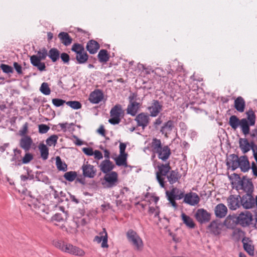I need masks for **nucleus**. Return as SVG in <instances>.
<instances>
[{
	"label": "nucleus",
	"instance_id": "nucleus-1",
	"mask_svg": "<svg viewBox=\"0 0 257 257\" xmlns=\"http://www.w3.org/2000/svg\"><path fill=\"white\" fill-rule=\"evenodd\" d=\"M151 149L153 153L164 162L166 161L171 154L170 148L168 146H162L161 140L156 138L152 140Z\"/></svg>",
	"mask_w": 257,
	"mask_h": 257
},
{
	"label": "nucleus",
	"instance_id": "nucleus-2",
	"mask_svg": "<svg viewBox=\"0 0 257 257\" xmlns=\"http://www.w3.org/2000/svg\"><path fill=\"white\" fill-rule=\"evenodd\" d=\"M53 244L57 248L66 253L80 256L85 254V252L82 249L62 240L55 241Z\"/></svg>",
	"mask_w": 257,
	"mask_h": 257
},
{
	"label": "nucleus",
	"instance_id": "nucleus-3",
	"mask_svg": "<svg viewBox=\"0 0 257 257\" xmlns=\"http://www.w3.org/2000/svg\"><path fill=\"white\" fill-rule=\"evenodd\" d=\"M47 56V50L46 48H43L37 52V55H33L30 57L31 63L40 71H45V63L41 62V61L45 60Z\"/></svg>",
	"mask_w": 257,
	"mask_h": 257
},
{
	"label": "nucleus",
	"instance_id": "nucleus-4",
	"mask_svg": "<svg viewBox=\"0 0 257 257\" xmlns=\"http://www.w3.org/2000/svg\"><path fill=\"white\" fill-rule=\"evenodd\" d=\"M87 223V220L83 217H75L69 224L68 227H66L63 224L60 226V228L68 233L74 234L78 231V229L84 226Z\"/></svg>",
	"mask_w": 257,
	"mask_h": 257
},
{
	"label": "nucleus",
	"instance_id": "nucleus-5",
	"mask_svg": "<svg viewBox=\"0 0 257 257\" xmlns=\"http://www.w3.org/2000/svg\"><path fill=\"white\" fill-rule=\"evenodd\" d=\"M126 235L128 241L135 250L140 251L143 250L144 247L143 240L135 231L129 229Z\"/></svg>",
	"mask_w": 257,
	"mask_h": 257
},
{
	"label": "nucleus",
	"instance_id": "nucleus-6",
	"mask_svg": "<svg viewBox=\"0 0 257 257\" xmlns=\"http://www.w3.org/2000/svg\"><path fill=\"white\" fill-rule=\"evenodd\" d=\"M171 168L170 163L161 164L158 166V171L156 172V178L162 188H165V179L171 171Z\"/></svg>",
	"mask_w": 257,
	"mask_h": 257
},
{
	"label": "nucleus",
	"instance_id": "nucleus-7",
	"mask_svg": "<svg viewBox=\"0 0 257 257\" xmlns=\"http://www.w3.org/2000/svg\"><path fill=\"white\" fill-rule=\"evenodd\" d=\"M238 225L243 227L249 226L253 224L254 220L252 213L247 210L241 212L237 216Z\"/></svg>",
	"mask_w": 257,
	"mask_h": 257
},
{
	"label": "nucleus",
	"instance_id": "nucleus-8",
	"mask_svg": "<svg viewBox=\"0 0 257 257\" xmlns=\"http://www.w3.org/2000/svg\"><path fill=\"white\" fill-rule=\"evenodd\" d=\"M118 182L117 173L116 172L111 171L104 175L101 184L105 188H111L116 186Z\"/></svg>",
	"mask_w": 257,
	"mask_h": 257
},
{
	"label": "nucleus",
	"instance_id": "nucleus-9",
	"mask_svg": "<svg viewBox=\"0 0 257 257\" xmlns=\"http://www.w3.org/2000/svg\"><path fill=\"white\" fill-rule=\"evenodd\" d=\"M124 111L120 104H116L110 111L111 118L108 120L112 124H118L120 121V116L123 115Z\"/></svg>",
	"mask_w": 257,
	"mask_h": 257
},
{
	"label": "nucleus",
	"instance_id": "nucleus-10",
	"mask_svg": "<svg viewBox=\"0 0 257 257\" xmlns=\"http://www.w3.org/2000/svg\"><path fill=\"white\" fill-rule=\"evenodd\" d=\"M236 187L239 190H242L246 193H252L253 190L251 180L246 177H243L238 181Z\"/></svg>",
	"mask_w": 257,
	"mask_h": 257
},
{
	"label": "nucleus",
	"instance_id": "nucleus-11",
	"mask_svg": "<svg viewBox=\"0 0 257 257\" xmlns=\"http://www.w3.org/2000/svg\"><path fill=\"white\" fill-rule=\"evenodd\" d=\"M252 193H246L240 197L241 205L245 209L252 208L256 206V197L253 198Z\"/></svg>",
	"mask_w": 257,
	"mask_h": 257
},
{
	"label": "nucleus",
	"instance_id": "nucleus-12",
	"mask_svg": "<svg viewBox=\"0 0 257 257\" xmlns=\"http://www.w3.org/2000/svg\"><path fill=\"white\" fill-rule=\"evenodd\" d=\"M223 227L222 223L218 220H215L210 222L207 227V232L216 236L221 233Z\"/></svg>",
	"mask_w": 257,
	"mask_h": 257
},
{
	"label": "nucleus",
	"instance_id": "nucleus-13",
	"mask_svg": "<svg viewBox=\"0 0 257 257\" xmlns=\"http://www.w3.org/2000/svg\"><path fill=\"white\" fill-rule=\"evenodd\" d=\"M200 201L199 195L195 192H190L185 194L183 202L190 206L197 205Z\"/></svg>",
	"mask_w": 257,
	"mask_h": 257
},
{
	"label": "nucleus",
	"instance_id": "nucleus-14",
	"mask_svg": "<svg viewBox=\"0 0 257 257\" xmlns=\"http://www.w3.org/2000/svg\"><path fill=\"white\" fill-rule=\"evenodd\" d=\"M227 206L231 210H236L241 205L240 196L236 195H231L227 199Z\"/></svg>",
	"mask_w": 257,
	"mask_h": 257
},
{
	"label": "nucleus",
	"instance_id": "nucleus-15",
	"mask_svg": "<svg viewBox=\"0 0 257 257\" xmlns=\"http://www.w3.org/2000/svg\"><path fill=\"white\" fill-rule=\"evenodd\" d=\"M81 169L82 170L83 175L85 177L93 178L96 174V169L93 165L89 164L88 162L83 164L82 166Z\"/></svg>",
	"mask_w": 257,
	"mask_h": 257
},
{
	"label": "nucleus",
	"instance_id": "nucleus-16",
	"mask_svg": "<svg viewBox=\"0 0 257 257\" xmlns=\"http://www.w3.org/2000/svg\"><path fill=\"white\" fill-rule=\"evenodd\" d=\"M135 120L137 123V126H141L144 130L150 123V115L147 113L141 112L136 116Z\"/></svg>",
	"mask_w": 257,
	"mask_h": 257
},
{
	"label": "nucleus",
	"instance_id": "nucleus-17",
	"mask_svg": "<svg viewBox=\"0 0 257 257\" xmlns=\"http://www.w3.org/2000/svg\"><path fill=\"white\" fill-rule=\"evenodd\" d=\"M103 98L104 94L102 91L96 89L90 93L88 100L92 104H98L102 101Z\"/></svg>",
	"mask_w": 257,
	"mask_h": 257
},
{
	"label": "nucleus",
	"instance_id": "nucleus-18",
	"mask_svg": "<svg viewBox=\"0 0 257 257\" xmlns=\"http://www.w3.org/2000/svg\"><path fill=\"white\" fill-rule=\"evenodd\" d=\"M93 241L98 243H101L102 248H108V235L105 228H103V231L99 233V235H96L93 239Z\"/></svg>",
	"mask_w": 257,
	"mask_h": 257
},
{
	"label": "nucleus",
	"instance_id": "nucleus-19",
	"mask_svg": "<svg viewBox=\"0 0 257 257\" xmlns=\"http://www.w3.org/2000/svg\"><path fill=\"white\" fill-rule=\"evenodd\" d=\"M150 115L152 117L157 116L163 109V105L157 100H153L151 105L148 107Z\"/></svg>",
	"mask_w": 257,
	"mask_h": 257
},
{
	"label": "nucleus",
	"instance_id": "nucleus-20",
	"mask_svg": "<svg viewBox=\"0 0 257 257\" xmlns=\"http://www.w3.org/2000/svg\"><path fill=\"white\" fill-rule=\"evenodd\" d=\"M195 217L198 222L202 223L209 221L210 219L211 215L207 210L201 208L197 210Z\"/></svg>",
	"mask_w": 257,
	"mask_h": 257
},
{
	"label": "nucleus",
	"instance_id": "nucleus-21",
	"mask_svg": "<svg viewBox=\"0 0 257 257\" xmlns=\"http://www.w3.org/2000/svg\"><path fill=\"white\" fill-rule=\"evenodd\" d=\"M19 145L25 152H28L33 145V141L30 136H25L20 139Z\"/></svg>",
	"mask_w": 257,
	"mask_h": 257
},
{
	"label": "nucleus",
	"instance_id": "nucleus-22",
	"mask_svg": "<svg viewBox=\"0 0 257 257\" xmlns=\"http://www.w3.org/2000/svg\"><path fill=\"white\" fill-rule=\"evenodd\" d=\"M222 224L228 229H233L236 225L238 224L237 216L229 215L226 217Z\"/></svg>",
	"mask_w": 257,
	"mask_h": 257
},
{
	"label": "nucleus",
	"instance_id": "nucleus-23",
	"mask_svg": "<svg viewBox=\"0 0 257 257\" xmlns=\"http://www.w3.org/2000/svg\"><path fill=\"white\" fill-rule=\"evenodd\" d=\"M242 242L243 247L247 253L251 256L254 255V248L252 241L248 237H243L242 238Z\"/></svg>",
	"mask_w": 257,
	"mask_h": 257
},
{
	"label": "nucleus",
	"instance_id": "nucleus-24",
	"mask_svg": "<svg viewBox=\"0 0 257 257\" xmlns=\"http://www.w3.org/2000/svg\"><path fill=\"white\" fill-rule=\"evenodd\" d=\"M227 211V207L223 203L217 204L214 208L215 215L219 218L224 217L226 215Z\"/></svg>",
	"mask_w": 257,
	"mask_h": 257
},
{
	"label": "nucleus",
	"instance_id": "nucleus-25",
	"mask_svg": "<svg viewBox=\"0 0 257 257\" xmlns=\"http://www.w3.org/2000/svg\"><path fill=\"white\" fill-rule=\"evenodd\" d=\"M239 144V147L244 154L248 152L250 149L252 150L253 147H257L253 142L249 143L246 139H240Z\"/></svg>",
	"mask_w": 257,
	"mask_h": 257
},
{
	"label": "nucleus",
	"instance_id": "nucleus-26",
	"mask_svg": "<svg viewBox=\"0 0 257 257\" xmlns=\"http://www.w3.org/2000/svg\"><path fill=\"white\" fill-rule=\"evenodd\" d=\"M239 157L235 154L230 155L227 160L226 165L227 166L231 168L232 170H235L236 169L238 168V164Z\"/></svg>",
	"mask_w": 257,
	"mask_h": 257
},
{
	"label": "nucleus",
	"instance_id": "nucleus-27",
	"mask_svg": "<svg viewBox=\"0 0 257 257\" xmlns=\"http://www.w3.org/2000/svg\"><path fill=\"white\" fill-rule=\"evenodd\" d=\"M114 165L109 160L105 159L101 162L99 165L100 170L103 173H108L111 172Z\"/></svg>",
	"mask_w": 257,
	"mask_h": 257
},
{
	"label": "nucleus",
	"instance_id": "nucleus-28",
	"mask_svg": "<svg viewBox=\"0 0 257 257\" xmlns=\"http://www.w3.org/2000/svg\"><path fill=\"white\" fill-rule=\"evenodd\" d=\"M238 168L242 172H246L250 169L249 161L246 156H242L239 157L238 161Z\"/></svg>",
	"mask_w": 257,
	"mask_h": 257
},
{
	"label": "nucleus",
	"instance_id": "nucleus-29",
	"mask_svg": "<svg viewBox=\"0 0 257 257\" xmlns=\"http://www.w3.org/2000/svg\"><path fill=\"white\" fill-rule=\"evenodd\" d=\"M166 194L173 196V197L176 199V200H181L182 198L184 199L185 196L184 192L176 187H173L171 190L166 191Z\"/></svg>",
	"mask_w": 257,
	"mask_h": 257
},
{
	"label": "nucleus",
	"instance_id": "nucleus-30",
	"mask_svg": "<svg viewBox=\"0 0 257 257\" xmlns=\"http://www.w3.org/2000/svg\"><path fill=\"white\" fill-rule=\"evenodd\" d=\"M58 38L61 42L65 46H69L73 39L67 32H62L58 34Z\"/></svg>",
	"mask_w": 257,
	"mask_h": 257
},
{
	"label": "nucleus",
	"instance_id": "nucleus-31",
	"mask_svg": "<svg viewBox=\"0 0 257 257\" xmlns=\"http://www.w3.org/2000/svg\"><path fill=\"white\" fill-rule=\"evenodd\" d=\"M181 175L177 170H172L167 175V178L170 184H173L179 181Z\"/></svg>",
	"mask_w": 257,
	"mask_h": 257
},
{
	"label": "nucleus",
	"instance_id": "nucleus-32",
	"mask_svg": "<svg viewBox=\"0 0 257 257\" xmlns=\"http://www.w3.org/2000/svg\"><path fill=\"white\" fill-rule=\"evenodd\" d=\"M99 47L100 46L98 43L93 40L89 41L86 45L87 50L91 54H95Z\"/></svg>",
	"mask_w": 257,
	"mask_h": 257
},
{
	"label": "nucleus",
	"instance_id": "nucleus-33",
	"mask_svg": "<svg viewBox=\"0 0 257 257\" xmlns=\"http://www.w3.org/2000/svg\"><path fill=\"white\" fill-rule=\"evenodd\" d=\"M140 105V103L138 102H130L126 109L127 113L132 116L136 115Z\"/></svg>",
	"mask_w": 257,
	"mask_h": 257
},
{
	"label": "nucleus",
	"instance_id": "nucleus-34",
	"mask_svg": "<svg viewBox=\"0 0 257 257\" xmlns=\"http://www.w3.org/2000/svg\"><path fill=\"white\" fill-rule=\"evenodd\" d=\"M245 102L243 98L241 96H238L234 100V107L240 112H242L244 110Z\"/></svg>",
	"mask_w": 257,
	"mask_h": 257
},
{
	"label": "nucleus",
	"instance_id": "nucleus-35",
	"mask_svg": "<svg viewBox=\"0 0 257 257\" xmlns=\"http://www.w3.org/2000/svg\"><path fill=\"white\" fill-rule=\"evenodd\" d=\"M14 155L13 156L11 161L14 162L15 166L22 165V159H21V155L22 151L20 150L16 149L14 150Z\"/></svg>",
	"mask_w": 257,
	"mask_h": 257
},
{
	"label": "nucleus",
	"instance_id": "nucleus-36",
	"mask_svg": "<svg viewBox=\"0 0 257 257\" xmlns=\"http://www.w3.org/2000/svg\"><path fill=\"white\" fill-rule=\"evenodd\" d=\"M249 123H248V121L245 118H242L240 119L239 125L241 127V131L243 134L246 135L249 133Z\"/></svg>",
	"mask_w": 257,
	"mask_h": 257
},
{
	"label": "nucleus",
	"instance_id": "nucleus-37",
	"mask_svg": "<svg viewBox=\"0 0 257 257\" xmlns=\"http://www.w3.org/2000/svg\"><path fill=\"white\" fill-rule=\"evenodd\" d=\"M98 60L101 63H105L109 60V55L107 51L105 49H101L97 55Z\"/></svg>",
	"mask_w": 257,
	"mask_h": 257
},
{
	"label": "nucleus",
	"instance_id": "nucleus-38",
	"mask_svg": "<svg viewBox=\"0 0 257 257\" xmlns=\"http://www.w3.org/2000/svg\"><path fill=\"white\" fill-rule=\"evenodd\" d=\"M182 219L183 223L189 228H193L195 227V223L193 219L189 216L186 215L184 213L181 214Z\"/></svg>",
	"mask_w": 257,
	"mask_h": 257
},
{
	"label": "nucleus",
	"instance_id": "nucleus-39",
	"mask_svg": "<svg viewBox=\"0 0 257 257\" xmlns=\"http://www.w3.org/2000/svg\"><path fill=\"white\" fill-rule=\"evenodd\" d=\"M88 59V55L85 50L76 55V60L78 64H84L87 61Z\"/></svg>",
	"mask_w": 257,
	"mask_h": 257
},
{
	"label": "nucleus",
	"instance_id": "nucleus-40",
	"mask_svg": "<svg viewBox=\"0 0 257 257\" xmlns=\"http://www.w3.org/2000/svg\"><path fill=\"white\" fill-rule=\"evenodd\" d=\"M48 56L52 62H55L59 58L60 52L56 48H52L49 50Z\"/></svg>",
	"mask_w": 257,
	"mask_h": 257
},
{
	"label": "nucleus",
	"instance_id": "nucleus-41",
	"mask_svg": "<svg viewBox=\"0 0 257 257\" xmlns=\"http://www.w3.org/2000/svg\"><path fill=\"white\" fill-rule=\"evenodd\" d=\"M174 126V122L172 120H168L167 122H165L163 125L161 127L160 132L163 134H165L166 135L167 134V131H171L173 130Z\"/></svg>",
	"mask_w": 257,
	"mask_h": 257
},
{
	"label": "nucleus",
	"instance_id": "nucleus-42",
	"mask_svg": "<svg viewBox=\"0 0 257 257\" xmlns=\"http://www.w3.org/2000/svg\"><path fill=\"white\" fill-rule=\"evenodd\" d=\"M38 148L42 158L44 160H47L49 155V150L47 147L44 144H40Z\"/></svg>",
	"mask_w": 257,
	"mask_h": 257
},
{
	"label": "nucleus",
	"instance_id": "nucleus-43",
	"mask_svg": "<svg viewBox=\"0 0 257 257\" xmlns=\"http://www.w3.org/2000/svg\"><path fill=\"white\" fill-rule=\"evenodd\" d=\"M240 119H239L236 115H231L229 117V124L234 130H235L239 125Z\"/></svg>",
	"mask_w": 257,
	"mask_h": 257
},
{
	"label": "nucleus",
	"instance_id": "nucleus-44",
	"mask_svg": "<svg viewBox=\"0 0 257 257\" xmlns=\"http://www.w3.org/2000/svg\"><path fill=\"white\" fill-rule=\"evenodd\" d=\"M116 165L118 166H127L126 155L120 154L115 159Z\"/></svg>",
	"mask_w": 257,
	"mask_h": 257
},
{
	"label": "nucleus",
	"instance_id": "nucleus-45",
	"mask_svg": "<svg viewBox=\"0 0 257 257\" xmlns=\"http://www.w3.org/2000/svg\"><path fill=\"white\" fill-rule=\"evenodd\" d=\"M246 114L250 125H254L255 122V115L253 110L252 109H249L247 111H246Z\"/></svg>",
	"mask_w": 257,
	"mask_h": 257
},
{
	"label": "nucleus",
	"instance_id": "nucleus-46",
	"mask_svg": "<svg viewBox=\"0 0 257 257\" xmlns=\"http://www.w3.org/2000/svg\"><path fill=\"white\" fill-rule=\"evenodd\" d=\"M56 165L58 170L66 171L67 169V166L65 163L62 162L60 157H57L56 159Z\"/></svg>",
	"mask_w": 257,
	"mask_h": 257
},
{
	"label": "nucleus",
	"instance_id": "nucleus-47",
	"mask_svg": "<svg viewBox=\"0 0 257 257\" xmlns=\"http://www.w3.org/2000/svg\"><path fill=\"white\" fill-rule=\"evenodd\" d=\"M58 139V137L57 135H53L47 139L46 142L47 145L49 146H55L57 143Z\"/></svg>",
	"mask_w": 257,
	"mask_h": 257
},
{
	"label": "nucleus",
	"instance_id": "nucleus-48",
	"mask_svg": "<svg viewBox=\"0 0 257 257\" xmlns=\"http://www.w3.org/2000/svg\"><path fill=\"white\" fill-rule=\"evenodd\" d=\"M84 50H85L84 46L79 43H74L71 47V51L75 52L76 55L81 53Z\"/></svg>",
	"mask_w": 257,
	"mask_h": 257
},
{
	"label": "nucleus",
	"instance_id": "nucleus-49",
	"mask_svg": "<svg viewBox=\"0 0 257 257\" xmlns=\"http://www.w3.org/2000/svg\"><path fill=\"white\" fill-rule=\"evenodd\" d=\"M77 177V173L75 171H69L65 173L64 175V178L69 181H73Z\"/></svg>",
	"mask_w": 257,
	"mask_h": 257
},
{
	"label": "nucleus",
	"instance_id": "nucleus-50",
	"mask_svg": "<svg viewBox=\"0 0 257 257\" xmlns=\"http://www.w3.org/2000/svg\"><path fill=\"white\" fill-rule=\"evenodd\" d=\"M245 232L240 228H236L233 230V236L237 240L245 237Z\"/></svg>",
	"mask_w": 257,
	"mask_h": 257
},
{
	"label": "nucleus",
	"instance_id": "nucleus-51",
	"mask_svg": "<svg viewBox=\"0 0 257 257\" xmlns=\"http://www.w3.org/2000/svg\"><path fill=\"white\" fill-rule=\"evenodd\" d=\"M40 90L44 95H48L51 93L50 88L49 85L46 82H43L40 87Z\"/></svg>",
	"mask_w": 257,
	"mask_h": 257
},
{
	"label": "nucleus",
	"instance_id": "nucleus-52",
	"mask_svg": "<svg viewBox=\"0 0 257 257\" xmlns=\"http://www.w3.org/2000/svg\"><path fill=\"white\" fill-rule=\"evenodd\" d=\"M149 213L150 215H154L155 217L158 218L159 220H160L159 217L160 209L158 206L156 207H150L149 209Z\"/></svg>",
	"mask_w": 257,
	"mask_h": 257
},
{
	"label": "nucleus",
	"instance_id": "nucleus-53",
	"mask_svg": "<svg viewBox=\"0 0 257 257\" xmlns=\"http://www.w3.org/2000/svg\"><path fill=\"white\" fill-rule=\"evenodd\" d=\"M34 159L33 155L30 153H26L22 159V165L29 163Z\"/></svg>",
	"mask_w": 257,
	"mask_h": 257
},
{
	"label": "nucleus",
	"instance_id": "nucleus-54",
	"mask_svg": "<svg viewBox=\"0 0 257 257\" xmlns=\"http://www.w3.org/2000/svg\"><path fill=\"white\" fill-rule=\"evenodd\" d=\"M66 103L67 105L74 109H79L82 106L81 103L77 101H69L66 102Z\"/></svg>",
	"mask_w": 257,
	"mask_h": 257
},
{
	"label": "nucleus",
	"instance_id": "nucleus-55",
	"mask_svg": "<svg viewBox=\"0 0 257 257\" xmlns=\"http://www.w3.org/2000/svg\"><path fill=\"white\" fill-rule=\"evenodd\" d=\"M52 221L55 225H58L57 222H63L64 219L60 213H56L52 217Z\"/></svg>",
	"mask_w": 257,
	"mask_h": 257
},
{
	"label": "nucleus",
	"instance_id": "nucleus-56",
	"mask_svg": "<svg viewBox=\"0 0 257 257\" xmlns=\"http://www.w3.org/2000/svg\"><path fill=\"white\" fill-rule=\"evenodd\" d=\"M1 68L5 73L10 74L13 73V69L12 67L8 65L2 64L1 65Z\"/></svg>",
	"mask_w": 257,
	"mask_h": 257
},
{
	"label": "nucleus",
	"instance_id": "nucleus-57",
	"mask_svg": "<svg viewBox=\"0 0 257 257\" xmlns=\"http://www.w3.org/2000/svg\"><path fill=\"white\" fill-rule=\"evenodd\" d=\"M39 132L40 134H46L50 130V127L45 124H41L38 126Z\"/></svg>",
	"mask_w": 257,
	"mask_h": 257
},
{
	"label": "nucleus",
	"instance_id": "nucleus-58",
	"mask_svg": "<svg viewBox=\"0 0 257 257\" xmlns=\"http://www.w3.org/2000/svg\"><path fill=\"white\" fill-rule=\"evenodd\" d=\"M28 131V123L26 122L23 125L22 128L19 131V134L21 136L24 137L27 136L26 134Z\"/></svg>",
	"mask_w": 257,
	"mask_h": 257
},
{
	"label": "nucleus",
	"instance_id": "nucleus-59",
	"mask_svg": "<svg viewBox=\"0 0 257 257\" xmlns=\"http://www.w3.org/2000/svg\"><path fill=\"white\" fill-rule=\"evenodd\" d=\"M66 102L61 99L59 98H54L52 99V103L56 107H59L62 105H63Z\"/></svg>",
	"mask_w": 257,
	"mask_h": 257
},
{
	"label": "nucleus",
	"instance_id": "nucleus-60",
	"mask_svg": "<svg viewBox=\"0 0 257 257\" xmlns=\"http://www.w3.org/2000/svg\"><path fill=\"white\" fill-rule=\"evenodd\" d=\"M83 152L87 156H91L93 155L94 151L91 148H83L82 149Z\"/></svg>",
	"mask_w": 257,
	"mask_h": 257
},
{
	"label": "nucleus",
	"instance_id": "nucleus-61",
	"mask_svg": "<svg viewBox=\"0 0 257 257\" xmlns=\"http://www.w3.org/2000/svg\"><path fill=\"white\" fill-rule=\"evenodd\" d=\"M60 57L64 63H67L69 62L70 56L68 54L66 53H62L60 55Z\"/></svg>",
	"mask_w": 257,
	"mask_h": 257
},
{
	"label": "nucleus",
	"instance_id": "nucleus-62",
	"mask_svg": "<svg viewBox=\"0 0 257 257\" xmlns=\"http://www.w3.org/2000/svg\"><path fill=\"white\" fill-rule=\"evenodd\" d=\"M166 196L167 197L168 200L169 201L171 205L173 207L176 208L177 207V204L175 201V200H176V199L174 198V197H173V196L170 195H166Z\"/></svg>",
	"mask_w": 257,
	"mask_h": 257
},
{
	"label": "nucleus",
	"instance_id": "nucleus-63",
	"mask_svg": "<svg viewBox=\"0 0 257 257\" xmlns=\"http://www.w3.org/2000/svg\"><path fill=\"white\" fill-rule=\"evenodd\" d=\"M14 68L15 69V70H16L17 72L19 74H21L23 73L22 67L19 64H18V63L14 62Z\"/></svg>",
	"mask_w": 257,
	"mask_h": 257
},
{
	"label": "nucleus",
	"instance_id": "nucleus-64",
	"mask_svg": "<svg viewBox=\"0 0 257 257\" xmlns=\"http://www.w3.org/2000/svg\"><path fill=\"white\" fill-rule=\"evenodd\" d=\"M93 153V155L95 159L99 160L102 159L103 156L100 151L98 150H95Z\"/></svg>",
	"mask_w": 257,
	"mask_h": 257
}]
</instances>
